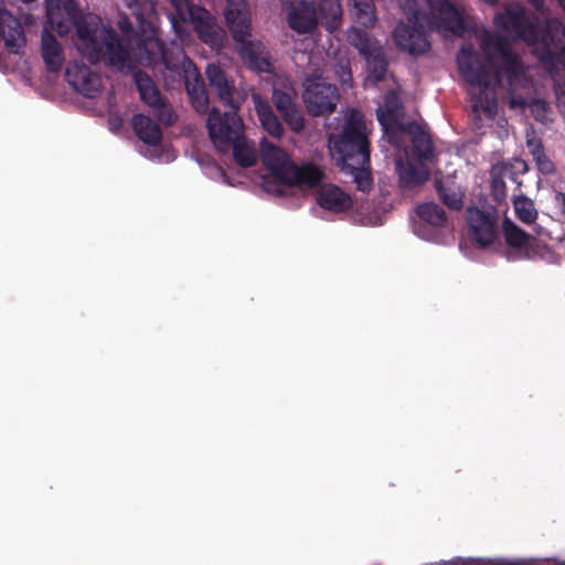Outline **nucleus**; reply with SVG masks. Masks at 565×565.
I'll list each match as a JSON object with an SVG mask.
<instances>
[{"instance_id":"4c0bfd02","label":"nucleus","mask_w":565,"mask_h":565,"mask_svg":"<svg viewBox=\"0 0 565 565\" xmlns=\"http://www.w3.org/2000/svg\"><path fill=\"white\" fill-rule=\"evenodd\" d=\"M398 4L403 9L409 23H417L419 20H426L429 15V13L427 15L423 14L417 9L416 0H398Z\"/></svg>"},{"instance_id":"58836bf2","label":"nucleus","mask_w":565,"mask_h":565,"mask_svg":"<svg viewBox=\"0 0 565 565\" xmlns=\"http://www.w3.org/2000/svg\"><path fill=\"white\" fill-rule=\"evenodd\" d=\"M492 189L498 201L505 196V184L500 178L492 179Z\"/></svg>"},{"instance_id":"a211bd4d","label":"nucleus","mask_w":565,"mask_h":565,"mask_svg":"<svg viewBox=\"0 0 565 565\" xmlns=\"http://www.w3.org/2000/svg\"><path fill=\"white\" fill-rule=\"evenodd\" d=\"M418 223L415 224V233L426 239H431V231L445 228L448 224L446 213L435 202L418 204L416 207Z\"/></svg>"},{"instance_id":"2eb2a0df","label":"nucleus","mask_w":565,"mask_h":565,"mask_svg":"<svg viewBox=\"0 0 565 565\" xmlns=\"http://www.w3.org/2000/svg\"><path fill=\"white\" fill-rule=\"evenodd\" d=\"M65 76L68 84L87 98L96 97L102 89V77L78 62L68 63Z\"/></svg>"},{"instance_id":"9b49d317","label":"nucleus","mask_w":565,"mask_h":565,"mask_svg":"<svg viewBox=\"0 0 565 565\" xmlns=\"http://www.w3.org/2000/svg\"><path fill=\"white\" fill-rule=\"evenodd\" d=\"M232 39L241 60L248 68L256 73L274 72L270 52L260 40L253 38L252 31L249 34H241Z\"/></svg>"},{"instance_id":"7c9ffc66","label":"nucleus","mask_w":565,"mask_h":565,"mask_svg":"<svg viewBox=\"0 0 565 565\" xmlns=\"http://www.w3.org/2000/svg\"><path fill=\"white\" fill-rule=\"evenodd\" d=\"M436 190L441 202L450 210L459 211L463 205V192L455 184L436 181Z\"/></svg>"},{"instance_id":"f257e3e1","label":"nucleus","mask_w":565,"mask_h":565,"mask_svg":"<svg viewBox=\"0 0 565 565\" xmlns=\"http://www.w3.org/2000/svg\"><path fill=\"white\" fill-rule=\"evenodd\" d=\"M480 46L488 63L480 60L471 45L460 49L457 63L462 77L472 87L469 93L475 113L481 110L493 119L498 110L495 88L515 92L523 86L525 72L521 58L502 35L486 30L481 33Z\"/></svg>"},{"instance_id":"aec40b11","label":"nucleus","mask_w":565,"mask_h":565,"mask_svg":"<svg viewBox=\"0 0 565 565\" xmlns=\"http://www.w3.org/2000/svg\"><path fill=\"white\" fill-rule=\"evenodd\" d=\"M41 54L47 71L57 73L62 70L65 61L63 47L46 29L43 30L41 35Z\"/></svg>"},{"instance_id":"2f4dec72","label":"nucleus","mask_w":565,"mask_h":565,"mask_svg":"<svg viewBox=\"0 0 565 565\" xmlns=\"http://www.w3.org/2000/svg\"><path fill=\"white\" fill-rule=\"evenodd\" d=\"M503 234L508 245L519 249L525 248L531 239L527 233L508 218L503 223Z\"/></svg>"},{"instance_id":"412c9836","label":"nucleus","mask_w":565,"mask_h":565,"mask_svg":"<svg viewBox=\"0 0 565 565\" xmlns=\"http://www.w3.org/2000/svg\"><path fill=\"white\" fill-rule=\"evenodd\" d=\"M319 205L333 212H343L351 207V196L334 184H322L317 193Z\"/></svg>"},{"instance_id":"ea45409f","label":"nucleus","mask_w":565,"mask_h":565,"mask_svg":"<svg viewBox=\"0 0 565 565\" xmlns=\"http://www.w3.org/2000/svg\"><path fill=\"white\" fill-rule=\"evenodd\" d=\"M555 203L557 209L559 210L561 216L565 221V193L558 192L555 195Z\"/></svg>"},{"instance_id":"c85d7f7f","label":"nucleus","mask_w":565,"mask_h":565,"mask_svg":"<svg viewBox=\"0 0 565 565\" xmlns=\"http://www.w3.org/2000/svg\"><path fill=\"white\" fill-rule=\"evenodd\" d=\"M135 82L141 100L149 107L157 105L161 102V98H163L160 90L147 73L142 71L136 72Z\"/></svg>"},{"instance_id":"f8f14e48","label":"nucleus","mask_w":565,"mask_h":565,"mask_svg":"<svg viewBox=\"0 0 565 565\" xmlns=\"http://www.w3.org/2000/svg\"><path fill=\"white\" fill-rule=\"evenodd\" d=\"M189 15L199 39L212 49H221L226 39V33L216 19L200 6L190 7Z\"/></svg>"},{"instance_id":"473e14b6","label":"nucleus","mask_w":565,"mask_h":565,"mask_svg":"<svg viewBox=\"0 0 565 565\" xmlns=\"http://www.w3.org/2000/svg\"><path fill=\"white\" fill-rule=\"evenodd\" d=\"M513 207L516 217L524 224H532L537 218L534 202L523 194L513 199Z\"/></svg>"},{"instance_id":"b1692460","label":"nucleus","mask_w":565,"mask_h":565,"mask_svg":"<svg viewBox=\"0 0 565 565\" xmlns=\"http://www.w3.org/2000/svg\"><path fill=\"white\" fill-rule=\"evenodd\" d=\"M132 128L137 137L149 146H157L162 140V130L153 119L143 114L132 117Z\"/></svg>"},{"instance_id":"39448f33","label":"nucleus","mask_w":565,"mask_h":565,"mask_svg":"<svg viewBox=\"0 0 565 565\" xmlns=\"http://www.w3.org/2000/svg\"><path fill=\"white\" fill-rule=\"evenodd\" d=\"M145 45L146 53L140 57L146 67L161 74L166 82L168 76L172 82H183L192 107L200 114L206 113L209 96L204 81L183 50L178 47L175 51H168L160 40H149Z\"/></svg>"},{"instance_id":"f3484780","label":"nucleus","mask_w":565,"mask_h":565,"mask_svg":"<svg viewBox=\"0 0 565 565\" xmlns=\"http://www.w3.org/2000/svg\"><path fill=\"white\" fill-rule=\"evenodd\" d=\"M125 6L129 9L135 19L138 20L140 28L145 31V38L138 42L139 56L146 53V42L149 40H159L157 30L152 23L156 14L153 0H124Z\"/></svg>"},{"instance_id":"c9c22d12","label":"nucleus","mask_w":565,"mask_h":565,"mask_svg":"<svg viewBox=\"0 0 565 565\" xmlns=\"http://www.w3.org/2000/svg\"><path fill=\"white\" fill-rule=\"evenodd\" d=\"M151 108L153 109V115L162 125L172 126L177 121L175 113L164 98H161V102L152 105Z\"/></svg>"},{"instance_id":"6ab92c4d","label":"nucleus","mask_w":565,"mask_h":565,"mask_svg":"<svg viewBox=\"0 0 565 565\" xmlns=\"http://www.w3.org/2000/svg\"><path fill=\"white\" fill-rule=\"evenodd\" d=\"M223 14L232 36L252 31V14L246 0H225Z\"/></svg>"},{"instance_id":"cd10ccee","label":"nucleus","mask_w":565,"mask_h":565,"mask_svg":"<svg viewBox=\"0 0 565 565\" xmlns=\"http://www.w3.org/2000/svg\"><path fill=\"white\" fill-rule=\"evenodd\" d=\"M366 63V78L364 82L365 87L376 86L379 82L383 81L387 73V60L385 57L384 49L365 57Z\"/></svg>"},{"instance_id":"4468645a","label":"nucleus","mask_w":565,"mask_h":565,"mask_svg":"<svg viewBox=\"0 0 565 565\" xmlns=\"http://www.w3.org/2000/svg\"><path fill=\"white\" fill-rule=\"evenodd\" d=\"M138 31L135 32L134 23L127 17H120L118 20V26L122 33V36L115 32L118 42L127 52L128 62L126 66L119 67L117 65H111L120 72H129L135 67V63H139L142 66H146L141 62V57L139 56L138 42L143 39L146 35L145 31L140 28L138 20L136 19Z\"/></svg>"},{"instance_id":"4be33fe9","label":"nucleus","mask_w":565,"mask_h":565,"mask_svg":"<svg viewBox=\"0 0 565 565\" xmlns=\"http://www.w3.org/2000/svg\"><path fill=\"white\" fill-rule=\"evenodd\" d=\"M411 136L412 153L419 160H429L433 157V142L428 134L415 122L405 125L397 130Z\"/></svg>"},{"instance_id":"49530a36","label":"nucleus","mask_w":565,"mask_h":565,"mask_svg":"<svg viewBox=\"0 0 565 565\" xmlns=\"http://www.w3.org/2000/svg\"><path fill=\"white\" fill-rule=\"evenodd\" d=\"M562 565H565V564H562Z\"/></svg>"},{"instance_id":"0eeeda50","label":"nucleus","mask_w":565,"mask_h":565,"mask_svg":"<svg viewBox=\"0 0 565 565\" xmlns=\"http://www.w3.org/2000/svg\"><path fill=\"white\" fill-rule=\"evenodd\" d=\"M259 153L263 164L277 185L313 188L323 178V172L319 167L312 163L296 164L286 151L265 138L260 141Z\"/></svg>"},{"instance_id":"1a4fd4ad","label":"nucleus","mask_w":565,"mask_h":565,"mask_svg":"<svg viewBox=\"0 0 565 565\" xmlns=\"http://www.w3.org/2000/svg\"><path fill=\"white\" fill-rule=\"evenodd\" d=\"M227 109L223 113L213 107L206 120L209 136L218 150H225L228 142L244 134V125L237 115L236 104L224 105Z\"/></svg>"},{"instance_id":"e433bc0d","label":"nucleus","mask_w":565,"mask_h":565,"mask_svg":"<svg viewBox=\"0 0 565 565\" xmlns=\"http://www.w3.org/2000/svg\"><path fill=\"white\" fill-rule=\"evenodd\" d=\"M428 170L424 167L415 168L409 164L408 169L401 175L403 182L407 184H423L428 179Z\"/></svg>"},{"instance_id":"a878e982","label":"nucleus","mask_w":565,"mask_h":565,"mask_svg":"<svg viewBox=\"0 0 565 565\" xmlns=\"http://www.w3.org/2000/svg\"><path fill=\"white\" fill-rule=\"evenodd\" d=\"M230 149L233 151L235 162L243 168L253 167L257 162L258 154L255 145L246 138L245 134L228 142L224 151Z\"/></svg>"},{"instance_id":"423d86ee","label":"nucleus","mask_w":565,"mask_h":565,"mask_svg":"<svg viewBox=\"0 0 565 565\" xmlns=\"http://www.w3.org/2000/svg\"><path fill=\"white\" fill-rule=\"evenodd\" d=\"M429 15L417 23H398L393 32L396 46L417 56L430 49V43L424 31V26L430 30L446 31L461 36L466 31V24L459 10L449 0H427Z\"/></svg>"},{"instance_id":"6e6552de","label":"nucleus","mask_w":565,"mask_h":565,"mask_svg":"<svg viewBox=\"0 0 565 565\" xmlns=\"http://www.w3.org/2000/svg\"><path fill=\"white\" fill-rule=\"evenodd\" d=\"M303 102L312 116L329 115L335 110L340 94L335 85L328 83L321 70H312L305 77Z\"/></svg>"},{"instance_id":"a18cd8bd","label":"nucleus","mask_w":565,"mask_h":565,"mask_svg":"<svg viewBox=\"0 0 565 565\" xmlns=\"http://www.w3.org/2000/svg\"><path fill=\"white\" fill-rule=\"evenodd\" d=\"M488 3H495L498 0H484Z\"/></svg>"},{"instance_id":"a19ab883","label":"nucleus","mask_w":565,"mask_h":565,"mask_svg":"<svg viewBox=\"0 0 565 565\" xmlns=\"http://www.w3.org/2000/svg\"><path fill=\"white\" fill-rule=\"evenodd\" d=\"M513 168L520 173H525L527 171V164L521 159L515 160Z\"/></svg>"},{"instance_id":"5701e85b","label":"nucleus","mask_w":565,"mask_h":565,"mask_svg":"<svg viewBox=\"0 0 565 565\" xmlns=\"http://www.w3.org/2000/svg\"><path fill=\"white\" fill-rule=\"evenodd\" d=\"M205 74L209 79L210 87L214 89L220 102H222L223 105L235 104V88L227 79L224 71L215 64H209Z\"/></svg>"},{"instance_id":"393cba45","label":"nucleus","mask_w":565,"mask_h":565,"mask_svg":"<svg viewBox=\"0 0 565 565\" xmlns=\"http://www.w3.org/2000/svg\"><path fill=\"white\" fill-rule=\"evenodd\" d=\"M349 43L354 46L363 58L372 56L383 50L380 42L372 36L365 28L352 26L347 33Z\"/></svg>"},{"instance_id":"37998d69","label":"nucleus","mask_w":565,"mask_h":565,"mask_svg":"<svg viewBox=\"0 0 565 565\" xmlns=\"http://www.w3.org/2000/svg\"><path fill=\"white\" fill-rule=\"evenodd\" d=\"M534 107L539 109H542L543 111L546 110V104L544 102H535Z\"/></svg>"},{"instance_id":"dca6fc26","label":"nucleus","mask_w":565,"mask_h":565,"mask_svg":"<svg viewBox=\"0 0 565 565\" xmlns=\"http://www.w3.org/2000/svg\"><path fill=\"white\" fill-rule=\"evenodd\" d=\"M401 114L402 103L399 97L396 93L388 92L384 97L383 107H379L376 116L390 142L396 147H401V142L397 139V130L405 126L399 121Z\"/></svg>"},{"instance_id":"bb28decb","label":"nucleus","mask_w":565,"mask_h":565,"mask_svg":"<svg viewBox=\"0 0 565 565\" xmlns=\"http://www.w3.org/2000/svg\"><path fill=\"white\" fill-rule=\"evenodd\" d=\"M255 109L262 127L273 137L280 138L284 135V127L271 106L265 99H262L259 95H253Z\"/></svg>"},{"instance_id":"f03ea898","label":"nucleus","mask_w":565,"mask_h":565,"mask_svg":"<svg viewBox=\"0 0 565 565\" xmlns=\"http://www.w3.org/2000/svg\"><path fill=\"white\" fill-rule=\"evenodd\" d=\"M47 23L60 35L76 31L75 45L92 64L105 61L108 65L126 66L127 52L113 29L99 25L93 14H83L75 0H45Z\"/></svg>"},{"instance_id":"9d476101","label":"nucleus","mask_w":565,"mask_h":565,"mask_svg":"<svg viewBox=\"0 0 565 565\" xmlns=\"http://www.w3.org/2000/svg\"><path fill=\"white\" fill-rule=\"evenodd\" d=\"M273 103L284 121L295 132L305 128V119L297 104V92L287 77H276L273 83Z\"/></svg>"},{"instance_id":"ddd939ff","label":"nucleus","mask_w":565,"mask_h":565,"mask_svg":"<svg viewBox=\"0 0 565 565\" xmlns=\"http://www.w3.org/2000/svg\"><path fill=\"white\" fill-rule=\"evenodd\" d=\"M469 232L480 246H488L497 237L498 217L494 211L470 207L466 212Z\"/></svg>"},{"instance_id":"f704fd0d","label":"nucleus","mask_w":565,"mask_h":565,"mask_svg":"<svg viewBox=\"0 0 565 565\" xmlns=\"http://www.w3.org/2000/svg\"><path fill=\"white\" fill-rule=\"evenodd\" d=\"M332 71L334 76L338 78L340 84L343 87H351L352 86V71L350 65V60L344 54H338L335 55L333 63H332Z\"/></svg>"},{"instance_id":"c03bdc74","label":"nucleus","mask_w":565,"mask_h":565,"mask_svg":"<svg viewBox=\"0 0 565 565\" xmlns=\"http://www.w3.org/2000/svg\"><path fill=\"white\" fill-rule=\"evenodd\" d=\"M558 4L563 8L565 11V0H557Z\"/></svg>"},{"instance_id":"7ed1b4c3","label":"nucleus","mask_w":565,"mask_h":565,"mask_svg":"<svg viewBox=\"0 0 565 565\" xmlns=\"http://www.w3.org/2000/svg\"><path fill=\"white\" fill-rule=\"evenodd\" d=\"M494 23L515 39L536 45L535 52L553 74L565 63V28L557 19L541 22L540 18L521 6H510L494 17Z\"/></svg>"},{"instance_id":"72a5a7b5","label":"nucleus","mask_w":565,"mask_h":565,"mask_svg":"<svg viewBox=\"0 0 565 565\" xmlns=\"http://www.w3.org/2000/svg\"><path fill=\"white\" fill-rule=\"evenodd\" d=\"M355 10V17L360 24L364 28L373 26L376 17H375V7L372 0H349Z\"/></svg>"},{"instance_id":"c756f323","label":"nucleus","mask_w":565,"mask_h":565,"mask_svg":"<svg viewBox=\"0 0 565 565\" xmlns=\"http://www.w3.org/2000/svg\"><path fill=\"white\" fill-rule=\"evenodd\" d=\"M319 9L327 31L333 32L341 26L342 7L340 0H319Z\"/></svg>"},{"instance_id":"20e7f679","label":"nucleus","mask_w":565,"mask_h":565,"mask_svg":"<svg viewBox=\"0 0 565 565\" xmlns=\"http://www.w3.org/2000/svg\"><path fill=\"white\" fill-rule=\"evenodd\" d=\"M369 134L363 115L351 109L344 118L341 131L331 134L328 138L332 161L343 175L351 179L356 190L363 193H369L373 188Z\"/></svg>"},{"instance_id":"79ce46f5","label":"nucleus","mask_w":565,"mask_h":565,"mask_svg":"<svg viewBox=\"0 0 565 565\" xmlns=\"http://www.w3.org/2000/svg\"><path fill=\"white\" fill-rule=\"evenodd\" d=\"M539 12L543 11L545 0H527Z\"/></svg>"}]
</instances>
